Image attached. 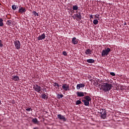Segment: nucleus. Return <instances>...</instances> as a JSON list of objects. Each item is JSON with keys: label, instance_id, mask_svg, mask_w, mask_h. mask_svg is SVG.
<instances>
[{"label": "nucleus", "instance_id": "obj_31", "mask_svg": "<svg viewBox=\"0 0 129 129\" xmlns=\"http://www.w3.org/2000/svg\"><path fill=\"white\" fill-rule=\"evenodd\" d=\"M104 110H105V109H100V112L101 114V113H102L103 112H104Z\"/></svg>", "mask_w": 129, "mask_h": 129}, {"label": "nucleus", "instance_id": "obj_23", "mask_svg": "<svg viewBox=\"0 0 129 129\" xmlns=\"http://www.w3.org/2000/svg\"><path fill=\"white\" fill-rule=\"evenodd\" d=\"M12 23H13V21L8 20L6 24L7 25H8V26H11V25H12Z\"/></svg>", "mask_w": 129, "mask_h": 129}, {"label": "nucleus", "instance_id": "obj_20", "mask_svg": "<svg viewBox=\"0 0 129 129\" xmlns=\"http://www.w3.org/2000/svg\"><path fill=\"white\" fill-rule=\"evenodd\" d=\"M41 97H42V98H43V99H48V97H47V95L44 93L42 94Z\"/></svg>", "mask_w": 129, "mask_h": 129}, {"label": "nucleus", "instance_id": "obj_4", "mask_svg": "<svg viewBox=\"0 0 129 129\" xmlns=\"http://www.w3.org/2000/svg\"><path fill=\"white\" fill-rule=\"evenodd\" d=\"M33 89H34L35 91L38 92V93H40V92H41V91L42 90V88H41V86L35 84L33 86Z\"/></svg>", "mask_w": 129, "mask_h": 129}, {"label": "nucleus", "instance_id": "obj_17", "mask_svg": "<svg viewBox=\"0 0 129 129\" xmlns=\"http://www.w3.org/2000/svg\"><path fill=\"white\" fill-rule=\"evenodd\" d=\"M85 53L86 54V55H89V54H92V51L89 49H88L87 50H85Z\"/></svg>", "mask_w": 129, "mask_h": 129}, {"label": "nucleus", "instance_id": "obj_11", "mask_svg": "<svg viewBox=\"0 0 129 129\" xmlns=\"http://www.w3.org/2000/svg\"><path fill=\"white\" fill-rule=\"evenodd\" d=\"M57 118L59 119H60V120H63V121H66V118H65L64 116L60 114L57 115Z\"/></svg>", "mask_w": 129, "mask_h": 129}, {"label": "nucleus", "instance_id": "obj_27", "mask_svg": "<svg viewBox=\"0 0 129 129\" xmlns=\"http://www.w3.org/2000/svg\"><path fill=\"white\" fill-rule=\"evenodd\" d=\"M26 111H28V112H30V111H33V109H32L31 108H26Z\"/></svg>", "mask_w": 129, "mask_h": 129}, {"label": "nucleus", "instance_id": "obj_29", "mask_svg": "<svg viewBox=\"0 0 129 129\" xmlns=\"http://www.w3.org/2000/svg\"><path fill=\"white\" fill-rule=\"evenodd\" d=\"M58 96V99H60V98H62V97H63V95L62 94H58L57 95Z\"/></svg>", "mask_w": 129, "mask_h": 129}, {"label": "nucleus", "instance_id": "obj_10", "mask_svg": "<svg viewBox=\"0 0 129 129\" xmlns=\"http://www.w3.org/2000/svg\"><path fill=\"white\" fill-rule=\"evenodd\" d=\"M26 10L25 7H21L20 8H19V10L18 11V12L20 14H24V13H26Z\"/></svg>", "mask_w": 129, "mask_h": 129}, {"label": "nucleus", "instance_id": "obj_37", "mask_svg": "<svg viewBox=\"0 0 129 129\" xmlns=\"http://www.w3.org/2000/svg\"><path fill=\"white\" fill-rule=\"evenodd\" d=\"M125 25H126V23L124 22V25L125 26Z\"/></svg>", "mask_w": 129, "mask_h": 129}, {"label": "nucleus", "instance_id": "obj_38", "mask_svg": "<svg viewBox=\"0 0 129 129\" xmlns=\"http://www.w3.org/2000/svg\"><path fill=\"white\" fill-rule=\"evenodd\" d=\"M0 6H2V4L0 3Z\"/></svg>", "mask_w": 129, "mask_h": 129}, {"label": "nucleus", "instance_id": "obj_19", "mask_svg": "<svg viewBox=\"0 0 129 129\" xmlns=\"http://www.w3.org/2000/svg\"><path fill=\"white\" fill-rule=\"evenodd\" d=\"M87 62L88 63H94V59H87Z\"/></svg>", "mask_w": 129, "mask_h": 129}, {"label": "nucleus", "instance_id": "obj_24", "mask_svg": "<svg viewBox=\"0 0 129 129\" xmlns=\"http://www.w3.org/2000/svg\"><path fill=\"white\" fill-rule=\"evenodd\" d=\"M32 14L34 15V16H35V17H39V14L36 11H33Z\"/></svg>", "mask_w": 129, "mask_h": 129}, {"label": "nucleus", "instance_id": "obj_14", "mask_svg": "<svg viewBox=\"0 0 129 129\" xmlns=\"http://www.w3.org/2000/svg\"><path fill=\"white\" fill-rule=\"evenodd\" d=\"M76 17L77 19H79V20H81L82 19V16L81 15V12H79L78 14L76 15Z\"/></svg>", "mask_w": 129, "mask_h": 129}, {"label": "nucleus", "instance_id": "obj_5", "mask_svg": "<svg viewBox=\"0 0 129 129\" xmlns=\"http://www.w3.org/2000/svg\"><path fill=\"white\" fill-rule=\"evenodd\" d=\"M14 45L16 47V48L17 50H19V49L21 48V42H20V41L19 40H16L14 41Z\"/></svg>", "mask_w": 129, "mask_h": 129}, {"label": "nucleus", "instance_id": "obj_18", "mask_svg": "<svg viewBox=\"0 0 129 129\" xmlns=\"http://www.w3.org/2000/svg\"><path fill=\"white\" fill-rule=\"evenodd\" d=\"M32 122L33 123H35V124H38V123L39 122V121H38V119L36 118H33L32 119Z\"/></svg>", "mask_w": 129, "mask_h": 129}, {"label": "nucleus", "instance_id": "obj_13", "mask_svg": "<svg viewBox=\"0 0 129 129\" xmlns=\"http://www.w3.org/2000/svg\"><path fill=\"white\" fill-rule=\"evenodd\" d=\"M12 79L14 81H19V80H20V78H19V76H13L12 77Z\"/></svg>", "mask_w": 129, "mask_h": 129}, {"label": "nucleus", "instance_id": "obj_21", "mask_svg": "<svg viewBox=\"0 0 129 129\" xmlns=\"http://www.w3.org/2000/svg\"><path fill=\"white\" fill-rule=\"evenodd\" d=\"M0 27H4V20H3V18H0Z\"/></svg>", "mask_w": 129, "mask_h": 129}, {"label": "nucleus", "instance_id": "obj_35", "mask_svg": "<svg viewBox=\"0 0 129 129\" xmlns=\"http://www.w3.org/2000/svg\"><path fill=\"white\" fill-rule=\"evenodd\" d=\"M90 19H93V15H91L89 17Z\"/></svg>", "mask_w": 129, "mask_h": 129}, {"label": "nucleus", "instance_id": "obj_26", "mask_svg": "<svg viewBox=\"0 0 129 129\" xmlns=\"http://www.w3.org/2000/svg\"><path fill=\"white\" fill-rule=\"evenodd\" d=\"M93 24L94 25H97V24H98V20H93Z\"/></svg>", "mask_w": 129, "mask_h": 129}, {"label": "nucleus", "instance_id": "obj_16", "mask_svg": "<svg viewBox=\"0 0 129 129\" xmlns=\"http://www.w3.org/2000/svg\"><path fill=\"white\" fill-rule=\"evenodd\" d=\"M53 83V86L54 87H55V88H57V89H59V87H60V86L58 83L55 82H52Z\"/></svg>", "mask_w": 129, "mask_h": 129}, {"label": "nucleus", "instance_id": "obj_22", "mask_svg": "<svg viewBox=\"0 0 129 129\" xmlns=\"http://www.w3.org/2000/svg\"><path fill=\"white\" fill-rule=\"evenodd\" d=\"M73 10L74 11H77L78 10V6L77 5L73 6Z\"/></svg>", "mask_w": 129, "mask_h": 129}, {"label": "nucleus", "instance_id": "obj_3", "mask_svg": "<svg viewBox=\"0 0 129 129\" xmlns=\"http://www.w3.org/2000/svg\"><path fill=\"white\" fill-rule=\"evenodd\" d=\"M111 52V50L109 48H105V49L103 50L101 53L102 57H105V56H107L109 52Z\"/></svg>", "mask_w": 129, "mask_h": 129}, {"label": "nucleus", "instance_id": "obj_15", "mask_svg": "<svg viewBox=\"0 0 129 129\" xmlns=\"http://www.w3.org/2000/svg\"><path fill=\"white\" fill-rule=\"evenodd\" d=\"M101 117L102 118H106V110H104V112H102V113L101 114Z\"/></svg>", "mask_w": 129, "mask_h": 129}, {"label": "nucleus", "instance_id": "obj_36", "mask_svg": "<svg viewBox=\"0 0 129 129\" xmlns=\"http://www.w3.org/2000/svg\"><path fill=\"white\" fill-rule=\"evenodd\" d=\"M33 129H39V127H34Z\"/></svg>", "mask_w": 129, "mask_h": 129}, {"label": "nucleus", "instance_id": "obj_39", "mask_svg": "<svg viewBox=\"0 0 129 129\" xmlns=\"http://www.w3.org/2000/svg\"><path fill=\"white\" fill-rule=\"evenodd\" d=\"M0 104H1V101H0Z\"/></svg>", "mask_w": 129, "mask_h": 129}, {"label": "nucleus", "instance_id": "obj_2", "mask_svg": "<svg viewBox=\"0 0 129 129\" xmlns=\"http://www.w3.org/2000/svg\"><path fill=\"white\" fill-rule=\"evenodd\" d=\"M82 101L84 102L85 106H89V102L91 101V98L89 96H84V99H82Z\"/></svg>", "mask_w": 129, "mask_h": 129}, {"label": "nucleus", "instance_id": "obj_8", "mask_svg": "<svg viewBox=\"0 0 129 129\" xmlns=\"http://www.w3.org/2000/svg\"><path fill=\"white\" fill-rule=\"evenodd\" d=\"M45 38H46V35L45 34V33H43L42 35H39L37 37V39L38 40V41H40L41 40H44Z\"/></svg>", "mask_w": 129, "mask_h": 129}, {"label": "nucleus", "instance_id": "obj_1", "mask_svg": "<svg viewBox=\"0 0 129 129\" xmlns=\"http://www.w3.org/2000/svg\"><path fill=\"white\" fill-rule=\"evenodd\" d=\"M111 87H112V85L111 84L106 83L102 85L101 89L102 90H103L104 92H108L109 90H111Z\"/></svg>", "mask_w": 129, "mask_h": 129}, {"label": "nucleus", "instance_id": "obj_12", "mask_svg": "<svg viewBox=\"0 0 129 129\" xmlns=\"http://www.w3.org/2000/svg\"><path fill=\"white\" fill-rule=\"evenodd\" d=\"M72 43H73L74 45H77V44H78V39H76V37L73 38Z\"/></svg>", "mask_w": 129, "mask_h": 129}, {"label": "nucleus", "instance_id": "obj_25", "mask_svg": "<svg viewBox=\"0 0 129 129\" xmlns=\"http://www.w3.org/2000/svg\"><path fill=\"white\" fill-rule=\"evenodd\" d=\"M81 103H82V102H81V101L80 100H77L76 102V105H79V104H81Z\"/></svg>", "mask_w": 129, "mask_h": 129}, {"label": "nucleus", "instance_id": "obj_34", "mask_svg": "<svg viewBox=\"0 0 129 129\" xmlns=\"http://www.w3.org/2000/svg\"><path fill=\"white\" fill-rule=\"evenodd\" d=\"M95 17L96 18L98 19L99 18V15H96Z\"/></svg>", "mask_w": 129, "mask_h": 129}, {"label": "nucleus", "instance_id": "obj_30", "mask_svg": "<svg viewBox=\"0 0 129 129\" xmlns=\"http://www.w3.org/2000/svg\"><path fill=\"white\" fill-rule=\"evenodd\" d=\"M4 44H3V41L2 40H0V48H3Z\"/></svg>", "mask_w": 129, "mask_h": 129}, {"label": "nucleus", "instance_id": "obj_32", "mask_svg": "<svg viewBox=\"0 0 129 129\" xmlns=\"http://www.w3.org/2000/svg\"><path fill=\"white\" fill-rule=\"evenodd\" d=\"M110 75H111L112 76H115V74L113 72H111L110 73Z\"/></svg>", "mask_w": 129, "mask_h": 129}, {"label": "nucleus", "instance_id": "obj_9", "mask_svg": "<svg viewBox=\"0 0 129 129\" xmlns=\"http://www.w3.org/2000/svg\"><path fill=\"white\" fill-rule=\"evenodd\" d=\"M84 87H85V84L82 83V84H78L77 85V90H79V89H80V88H84Z\"/></svg>", "mask_w": 129, "mask_h": 129}, {"label": "nucleus", "instance_id": "obj_33", "mask_svg": "<svg viewBox=\"0 0 129 129\" xmlns=\"http://www.w3.org/2000/svg\"><path fill=\"white\" fill-rule=\"evenodd\" d=\"M62 54L64 56H67V52L66 51H63Z\"/></svg>", "mask_w": 129, "mask_h": 129}, {"label": "nucleus", "instance_id": "obj_28", "mask_svg": "<svg viewBox=\"0 0 129 129\" xmlns=\"http://www.w3.org/2000/svg\"><path fill=\"white\" fill-rule=\"evenodd\" d=\"M12 10H13L14 11H16V10H17V7H16V5H13L12 6Z\"/></svg>", "mask_w": 129, "mask_h": 129}, {"label": "nucleus", "instance_id": "obj_7", "mask_svg": "<svg viewBox=\"0 0 129 129\" xmlns=\"http://www.w3.org/2000/svg\"><path fill=\"white\" fill-rule=\"evenodd\" d=\"M85 95H86V92H77V95L78 97H83L84 96H85Z\"/></svg>", "mask_w": 129, "mask_h": 129}, {"label": "nucleus", "instance_id": "obj_6", "mask_svg": "<svg viewBox=\"0 0 129 129\" xmlns=\"http://www.w3.org/2000/svg\"><path fill=\"white\" fill-rule=\"evenodd\" d=\"M62 88L64 91H69L70 88L69 87V84H63L62 86Z\"/></svg>", "mask_w": 129, "mask_h": 129}]
</instances>
